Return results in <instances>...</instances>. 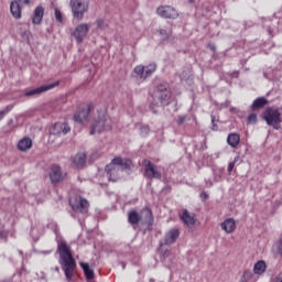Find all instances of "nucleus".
Returning <instances> with one entry per match:
<instances>
[{"label": "nucleus", "instance_id": "obj_24", "mask_svg": "<svg viewBox=\"0 0 282 282\" xmlns=\"http://www.w3.org/2000/svg\"><path fill=\"white\" fill-rule=\"evenodd\" d=\"M140 214L138 210L132 209L128 213V221L131 224V226H138L140 224Z\"/></svg>", "mask_w": 282, "mask_h": 282}, {"label": "nucleus", "instance_id": "obj_39", "mask_svg": "<svg viewBox=\"0 0 282 282\" xmlns=\"http://www.w3.org/2000/svg\"><path fill=\"white\" fill-rule=\"evenodd\" d=\"M215 116L212 115V131H219V126H217Z\"/></svg>", "mask_w": 282, "mask_h": 282}, {"label": "nucleus", "instance_id": "obj_32", "mask_svg": "<svg viewBox=\"0 0 282 282\" xmlns=\"http://www.w3.org/2000/svg\"><path fill=\"white\" fill-rule=\"evenodd\" d=\"M14 109V105H8L3 110H0V122L10 113V111Z\"/></svg>", "mask_w": 282, "mask_h": 282}, {"label": "nucleus", "instance_id": "obj_1", "mask_svg": "<svg viewBox=\"0 0 282 282\" xmlns=\"http://www.w3.org/2000/svg\"><path fill=\"white\" fill-rule=\"evenodd\" d=\"M57 252L59 254V265L65 274L66 281H72L76 274V259L72 254V249L67 242L62 241L57 245Z\"/></svg>", "mask_w": 282, "mask_h": 282}, {"label": "nucleus", "instance_id": "obj_25", "mask_svg": "<svg viewBox=\"0 0 282 282\" xmlns=\"http://www.w3.org/2000/svg\"><path fill=\"white\" fill-rule=\"evenodd\" d=\"M265 105H268V100L265 99V97H259L252 102L251 110L259 111V109H263Z\"/></svg>", "mask_w": 282, "mask_h": 282}, {"label": "nucleus", "instance_id": "obj_28", "mask_svg": "<svg viewBox=\"0 0 282 282\" xmlns=\"http://www.w3.org/2000/svg\"><path fill=\"white\" fill-rule=\"evenodd\" d=\"M265 261H258L253 267V272L254 274H263V272H265Z\"/></svg>", "mask_w": 282, "mask_h": 282}, {"label": "nucleus", "instance_id": "obj_9", "mask_svg": "<svg viewBox=\"0 0 282 282\" xmlns=\"http://www.w3.org/2000/svg\"><path fill=\"white\" fill-rule=\"evenodd\" d=\"M70 206L74 213H82V215H87V213H89V200L80 196H75L70 199Z\"/></svg>", "mask_w": 282, "mask_h": 282}, {"label": "nucleus", "instance_id": "obj_23", "mask_svg": "<svg viewBox=\"0 0 282 282\" xmlns=\"http://www.w3.org/2000/svg\"><path fill=\"white\" fill-rule=\"evenodd\" d=\"M142 215H143V221L147 224V226H153V212L151 208L145 207L142 209Z\"/></svg>", "mask_w": 282, "mask_h": 282}, {"label": "nucleus", "instance_id": "obj_38", "mask_svg": "<svg viewBox=\"0 0 282 282\" xmlns=\"http://www.w3.org/2000/svg\"><path fill=\"white\" fill-rule=\"evenodd\" d=\"M257 121H258L257 113L249 115V117H248L249 124H257Z\"/></svg>", "mask_w": 282, "mask_h": 282}, {"label": "nucleus", "instance_id": "obj_40", "mask_svg": "<svg viewBox=\"0 0 282 282\" xmlns=\"http://www.w3.org/2000/svg\"><path fill=\"white\" fill-rule=\"evenodd\" d=\"M18 1V3H23L24 6H30V0H14Z\"/></svg>", "mask_w": 282, "mask_h": 282}, {"label": "nucleus", "instance_id": "obj_15", "mask_svg": "<svg viewBox=\"0 0 282 282\" xmlns=\"http://www.w3.org/2000/svg\"><path fill=\"white\" fill-rule=\"evenodd\" d=\"M87 34H89V24L82 23L75 29L73 36H75L77 43H80L82 41H85Z\"/></svg>", "mask_w": 282, "mask_h": 282}, {"label": "nucleus", "instance_id": "obj_26", "mask_svg": "<svg viewBox=\"0 0 282 282\" xmlns=\"http://www.w3.org/2000/svg\"><path fill=\"white\" fill-rule=\"evenodd\" d=\"M80 268L83 269L87 281H94L95 274H94V270L89 268V263L80 262Z\"/></svg>", "mask_w": 282, "mask_h": 282}, {"label": "nucleus", "instance_id": "obj_10", "mask_svg": "<svg viewBox=\"0 0 282 282\" xmlns=\"http://www.w3.org/2000/svg\"><path fill=\"white\" fill-rule=\"evenodd\" d=\"M94 111V105L93 104H85L83 105L79 110L74 115L75 122H79V124H83L84 122H87L89 118V113Z\"/></svg>", "mask_w": 282, "mask_h": 282}, {"label": "nucleus", "instance_id": "obj_8", "mask_svg": "<svg viewBox=\"0 0 282 282\" xmlns=\"http://www.w3.org/2000/svg\"><path fill=\"white\" fill-rule=\"evenodd\" d=\"M74 19L83 20L85 12L89 10V4L85 0H70L69 2Z\"/></svg>", "mask_w": 282, "mask_h": 282}, {"label": "nucleus", "instance_id": "obj_17", "mask_svg": "<svg viewBox=\"0 0 282 282\" xmlns=\"http://www.w3.org/2000/svg\"><path fill=\"white\" fill-rule=\"evenodd\" d=\"M43 17H45V8H43V6H37L33 11L32 23L34 25H41Z\"/></svg>", "mask_w": 282, "mask_h": 282}, {"label": "nucleus", "instance_id": "obj_13", "mask_svg": "<svg viewBox=\"0 0 282 282\" xmlns=\"http://www.w3.org/2000/svg\"><path fill=\"white\" fill-rule=\"evenodd\" d=\"M58 85H59L58 82H55V83L48 84V85H43L37 88L26 90L24 93V96H26L28 98H30L32 96H41V94H45V91H50V89H54V87H58Z\"/></svg>", "mask_w": 282, "mask_h": 282}, {"label": "nucleus", "instance_id": "obj_3", "mask_svg": "<svg viewBox=\"0 0 282 282\" xmlns=\"http://www.w3.org/2000/svg\"><path fill=\"white\" fill-rule=\"evenodd\" d=\"M109 129H111V119H109L107 110L98 111L97 117L91 122L90 135L102 133V131H108Z\"/></svg>", "mask_w": 282, "mask_h": 282}, {"label": "nucleus", "instance_id": "obj_19", "mask_svg": "<svg viewBox=\"0 0 282 282\" xmlns=\"http://www.w3.org/2000/svg\"><path fill=\"white\" fill-rule=\"evenodd\" d=\"M181 219L185 226H195V214H191L188 209H184L183 215L181 216Z\"/></svg>", "mask_w": 282, "mask_h": 282}, {"label": "nucleus", "instance_id": "obj_45", "mask_svg": "<svg viewBox=\"0 0 282 282\" xmlns=\"http://www.w3.org/2000/svg\"><path fill=\"white\" fill-rule=\"evenodd\" d=\"M3 282H12V281H10V280H6V281H3Z\"/></svg>", "mask_w": 282, "mask_h": 282}, {"label": "nucleus", "instance_id": "obj_44", "mask_svg": "<svg viewBox=\"0 0 282 282\" xmlns=\"http://www.w3.org/2000/svg\"><path fill=\"white\" fill-rule=\"evenodd\" d=\"M59 270H61V269H59L58 267L55 268V272H59Z\"/></svg>", "mask_w": 282, "mask_h": 282}, {"label": "nucleus", "instance_id": "obj_12", "mask_svg": "<svg viewBox=\"0 0 282 282\" xmlns=\"http://www.w3.org/2000/svg\"><path fill=\"white\" fill-rule=\"evenodd\" d=\"M180 239V229L172 228L165 232L163 239L160 240V246H173Z\"/></svg>", "mask_w": 282, "mask_h": 282}, {"label": "nucleus", "instance_id": "obj_6", "mask_svg": "<svg viewBox=\"0 0 282 282\" xmlns=\"http://www.w3.org/2000/svg\"><path fill=\"white\" fill-rule=\"evenodd\" d=\"M155 69H158L155 63L149 64L148 66L138 65L133 68L132 76L137 80H140V83H144L145 79L155 74Z\"/></svg>", "mask_w": 282, "mask_h": 282}, {"label": "nucleus", "instance_id": "obj_16", "mask_svg": "<svg viewBox=\"0 0 282 282\" xmlns=\"http://www.w3.org/2000/svg\"><path fill=\"white\" fill-rule=\"evenodd\" d=\"M50 177H51L52 184H58L59 182H63V180H65V174H63L61 166L53 165L51 167Z\"/></svg>", "mask_w": 282, "mask_h": 282}, {"label": "nucleus", "instance_id": "obj_43", "mask_svg": "<svg viewBox=\"0 0 282 282\" xmlns=\"http://www.w3.org/2000/svg\"><path fill=\"white\" fill-rule=\"evenodd\" d=\"M274 282H282V278H275Z\"/></svg>", "mask_w": 282, "mask_h": 282}, {"label": "nucleus", "instance_id": "obj_31", "mask_svg": "<svg viewBox=\"0 0 282 282\" xmlns=\"http://www.w3.org/2000/svg\"><path fill=\"white\" fill-rule=\"evenodd\" d=\"M158 33L160 35L161 41H169L172 34L171 30H166V29H160Z\"/></svg>", "mask_w": 282, "mask_h": 282}, {"label": "nucleus", "instance_id": "obj_33", "mask_svg": "<svg viewBox=\"0 0 282 282\" xmlns=\"http://www.w3.org/2000/svg\"><path fill=\"white\" fill-rule=\"evenodd\" d=\"M188 120H191V118H188V115H182L177 117L176 123L178 124V127H182V124H186Z\"/></svg>", "mask_w": 282, "mask_h": 282}, {"label": "nucleus", "instance_id": "obj_34", "mask_svg": "<svg viewBox=\"0 0 282 282\" xmlns=\"http://www.w3.org/2000/svg\"><path fill=\"white\" fill-rule=\"evenodd\" d=\"M149 133H151V128L149 126H142L140 128V135H142L143 138H147Z\"/></svg>", "mask_w": 282, "mask_h": 282}, {"label": "nucleus", "instance_id": "obj_27", "mask_svg": "<svg viewBox=\"0 0 282 282\" xmlns=\"http://www.w3.org/2000/svg\"><path fill=\"white\" fill-rule=\"evenodd\" d=\"M18 149L20 151H29V149H32V139L24 138L20 140V142L18 143Z\"/></svg>", "mask_w": 282, "mask_h": 282}, {"label": "nucleus", "instance_id": "obj_2", "mask_svg": "<svg viewBox=\"0 0 282 282\" xmlns=\"http://www.w3.org/2000/svg\"><path fill=\"white\" fill-rule=\"evenodd\" d=\"M132 164L133 163L129 159H122L120 156L115 158L111 163L106 166L109 182H118L121 177L120 173H122V171H130Z\"/></svg>", "mask_w": 282, "mask_h": 282}, {"label": "nucleus", "instance_id": "obj_11", "mask_svg": "<svg viewBox=\"0 0 282 282\" xmlns=\"http://www.w3.org/2000/svg\"><path fill=\"white\" fill-rule=\"evenodd\" d=\"M156 13L162 19H177V17L180 15L177 9L171 6H160L156 9Z\"/></svg>", "mask_w": 282, "mask_h": 282}, {"label": "nucleus", "instance_id": "obj_29", "mask_svg": "<svg viewBox=\"0 0 282 282\" xmlns=\"http://www.w3.org/2000/svg\"><path fill=\"white\" fill-rule=\"evenodd\" d=\"M272 251L276 257H282V235L272 248Z\"/></svg>", "mask_w": 282, "mask_h": 282}, {"label": "nucleus", "instance_id": "obj_41", "mask_svg": "<svg viewBox=\"0 0 282 282\" xmlns=\"http://www.w3.org/2000/svg\"><path fill=\"white\" fill-rule=\"evenodd\" d=\"M1 239H8V234L6 231H0Z\"/></svg>", "mask_w": 282, "mask_h": 282}, {"label": "nucleus", "instance_id": "obj_36", "mask_svg": "<svg viewBox=\"0 0 282 282\" xmlns=\"http://www.w3.org/2000/svg\"><path fill=\"white\" fill-rule=\"evenodd\" d=\"M239 162V156H236L232 162L228 164L227 171L228 173H232V169H235V164Z\"/></svg>", "mask_w": 282, "mask_h": 282}, {"label": "nucleus", "instance_id": "obj_5", "mask_svg": "<svg viewBox=\"0 0 282 282\" xmlns=\"http://www.w3.org/2000/svg\"><path fill=\"white\" fill-rule=\"evenodd\" d=\"M170 100L171 90L164 85L158 86L152 95V105H154V107H164L169 105Z\"/></svg>", "mask_w": 282, "mask_h": 282}, {"label": "nucleus", "instance_id": "obj_30", "mask_svg": "<svg viewBox=\"0 0 282 282\" xmlns=\"http://www.w3.org/2000/svg\"><path fill=\"white\" fill-rule=\"evenodd\" d=\"M166 245H160L159 247V254L162 259H169L171 257V249L165 247Z\"/></svg>", "mask_w": 282, "mask_h": 282}, {"label": "nucleus", "instance_id": "obj_14", "mask_svg": "<svg viewBox=\"0 0 282 282\" xmlns=\"http://www.w3.org/2000/svg\"><path fill=\"white\" fill-rule=\"evenodd\" d=\"M72 131V128L67 122H56L54 126L50 129L51 135H67Z\"/></svg>", "mask_w": 282, "mask_h": 282}, {"label": "nucleus", "instance_id": "obj_22", "mask_svg": "<svg viewBox=\"0 0 282 282\" xmlns=\"http://www.w3.org/2000/svg\"><path fill=\"white\" fill-rule=\"evenodd\" d=\"M239 142H241V137L238 133H229L227 138V144L232 149H237L239 147Z\"/></svg>", "mask_w": 282, "mask_h": 282}, {"label": "nucleus", "instance_id": "obj_20", "mask_svg": "<svg viewBox=\"0 0 282 282\" xmlns=\"http://www.w3.org/2000/svg\"><path fill=\"white\" fill-rule=\"evenodd\" d=\"M73 164H74L77 169H83V166H85V164H87V154H85V153H77V154L73 158Z\"/></svg>", "mask_w": 282, "mask_h": 282}, {"label": "nucleus", "instance_id": "obj_35", "mask_svg": "<svg viewBox=\"0 0 282 282\" xmlns=\"http://www.w3.org/2000/svg\"><path fill=\"white\" fill-rule=\"evenodd\" d=\"M55 19L57 23H63V12L58 8H55Z\"/></svg>", "mask_w": 282, "mask_h": 282}, {"label": "nucleus", "instance_id": "obj_42", "mask_svg": "<svg viewBox=\"0 0 282 282\" xmlns=\"http://www.w3.org/2000/svg\"><path fill=\"white\" fill-rule=\"evenodd\" d=\"M200 197H205L206 198V197H208V194L207 193H202Z\"/></svg>", "mask_w": 282, "mask_h": 282}, {"label": "nucleus", "instance_id": "obj_7", "mask_svg": "<svg viewBox=\"0 0 282 282\" xmlns=\"http://www.w3.org/2000/svg\"><path fill=\"white\" fill-rule=\"evenodd\" d=\"M142 166L144 171V177H147L148 180H162V172L160 171V167L153 162L144 159L142 161Z\"/></svg>", "mask_w": 282, "mask_h": 282}, {"label": "nucleus", "instance_id": "obj_37", "mask_svg": "<svg viewBox=\"0 0 282 282\" xmlns=\"http://www.w3.org/2000/svg\"><path fill=\"white\" fill-rule=\"evenodd\" d=\"M96 24H97L98 30H106V28H107V23H105V20H102V19H98L96 21Z\"/></svg>", "mask_w": 282, "mask_h": 282}, {"label": "nucleus", "instance_id": "obj_18", "mask_svg": "<svg viewBox=\"0 0 282 282\" xmlns=\"http://www.w3.org/2000/svg\"><path fill=\"white\" fill-rule=\"evenodd\" d=\"M221 230L227 232V235H231V232H235V229L237 228V223L232 218H227L220 224Z\"/></svg>", "mask_w": 282, "mask_h": 282}, {"label": "nucleus", "instance_id": "obj_4", "mask_svg": "<svg viewBox=\"0 0 282 282\" xmlns=\"http://www.w3.org/2000/svg\"><path fill=\"white\" fill-rule=\"evenodd\" d=\"M282 116V108H273V107H268L263 111V120L267 122L269 127H272L275 129V131H279L281 129V119Z\"/></svg>", "mask_w": 282, "mask_h": 282}, {"label": "nucleus", "instance_id": "obj_21", "mask_svg": "<svg viewBox=\"0 0 282 282\" xmlns=\"http://www.w3.org/2000/svg\"><path fill=\"white\" fill-rule=\"evenodd\" d=\"M11 14L14 19H21L22 17V9L19 1H12L10 4Z\"/></svg>", "mask_w": 282, "mask_h": 282}]
</instances>
